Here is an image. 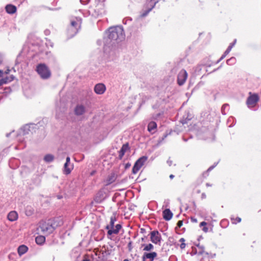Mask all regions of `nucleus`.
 <instances>
[{
  "label": "nucleus",
  "mask_w": 261,
  "mask_h": 261,
  "mask_svg": "<svg viewBox=\"0 0 261 261\" xmlns=\"http://www.w3.org/2000/svg\"><path fill=\"white\" fill-rule=\"evenodd\" d=\"M205 197H206V195H205V194H204V193H203V194H202V198H205Z\"/></svg>",
  "instance_id": "09e8293b"
},
{
  "label": "nucleus",
  "mask_w": 261,
  "mask_h": 261,
  "mask_svg": "<svg viewBox=\"0 0 261 261\" xmlns=\"http://www.w3.org/2000/svg\"><path fill=\"white\" fill-rule=\"evenodd\" d=\"M83 261H89L88 259H84Z\"/></svg>",
  "instance_id": "864d4df0"
},
{
  "label": "nucleus",
  "mask_w": 261,
  "mask_h": 261,
  "mask_svg": "<svg viewBox=\"0 0 261 261\" xmlns=\"http://www.w3.org/2000/svg\"><path fill=\"white\" fill-rule=\"evenodd\" d=\"M115 221H116L115 217H111L110 225L107 226V229H110V228H113L114 226V223Z\"/></svg>",
  "instance_id": "a878e982"
},
{
  "label": "nucleus",
  "mask_w": 261,
  "mask_h": 261,
  "mask_svg": "<svg viewBox=\"0 0 261 261\" xmlns=\"http://www.w3.org/2000/svg\"><path fill=\"white\" fill-rule=\"evenodd\" d=\"M163 216L165 220H170L173 216V214L169 209H166L163 212Z\"/></svg>",
  "instance_id": "2eb2a0df"
},
{
  "label": "nucleus",
  "mask_w": 261,
  "mask_h": 261,
  "mask_svg": "<svg viewBox=\"0 0 261 261\" xmlns=\"http://www.w3.org/2000/svg\"><path fill=\"white\" fill-rule=\"evenodd\" d=\"M108 38L111 41H120L124 39L123 29L121 27L110 28L108 31Z\"/></svg>",
  "instance_id": "f03ea898"
},
{
  "label": "nucleus",
  "mask_w": 261,
  "mask_h": 261,
  "mask_svg": "<svg viewBox=\"0 0 261 261\" xmlns=\"http://www.w3.org/2000/svg\"><path fill=\"white\" fill-rule=\"evenodd\" d=\"M106 90V86L103 84H98L95 86L94 91L97 94H103Z\"/></svg>",
  "instance_id": "9d476101"
},
{
  "label": "nucleus",
  "mask_w": 261,
  "mask_h": 261,
  "mask_svg": "<svg viewBox=\"0 0 261 261\" xmlns=\"http://www.w3.org/2000/svg\"><path fill=\"white\" fill-rule=\"evenodd\" d=\"M231 49L232 48H231V47L228 46V48H227V49L224 52V55H225V56H226L227 54H228L229 53V52L231 51Z\"/></svg>",
  "instance_id": "c9c22d12"
},
{
  "label": "nucleus",
  "mask_w": 261,
  "mask_h": 261,
  "mask_svg": "<svg viewBox=\"0 0 261 261\" xmlns=\"http://www.w3.org/2000/svg\"><path fill=\"white\" fill-rule=\"evenodd\" d=\"M174 177V176L173 174H171V175H170V178L171 179L173 178V177Z\"/></svg>",
  "instance_id": "8fccbe9b"
},
{
  "label": "nucleus",
  "mask_w": 261,
  "mask_h": 261,
  "mask_svg": "<svg viewBox=\"0 0 261 261\" xmlns=\"http://www.w3.org/2000/svg\"><path fill=\"white\" fill-rule=\"evenodd\" d=\"M121 228V225L120 224H117L115 228H114V227L113 228H110L108 231V233L109 235H111L112 234H117L118 233Z\"/></svg>",
  "instance_id": "dca6fc26"
},
{
  "label": "nucleus",
  "mask_w": 261,
  "mask_h": 261,
  "mask_svg": "<svg viewBox=\"0 0 261 261\" xmlns=\"http://www.w3.org/2000/svg\"><path fill=\"white\" fill-rule=\"evenodd\" d=\"M249 94L250 96L247 99L246 104L249 108H252L256 106L259 100V97L257 94H251L250 92Z\"/></svg>",
  "instance_id": "423d86ee"
},
{
  "label": "nucleus",
  "mask_w": 261,
  "mask_h": 261,
  "mask_svg": "<svg viewBox=\"0 0 261 261\" xmlns=\"http://www.w3.org/2000/svg\"><path fill=\"white\" fill-rule=\"evenodd\" d=\"M14 76L13 75H10V76H7L6 77L1 79L0 80V86L4 84H7L8 83L11 81H12L14 80Z\"/></svg>",
  "instance_id": "aec40b11"
},
{
  "label": "nucleus",
  "mask_w": 261,
  "mask_h": 261,
  "mask_svg": "<svg viewBox=\"0 0 261 261\" xmlns=\"http://www.w3.org/2000/svg\"><path fill=\"white\" fill-rule=\"evenodd\" d=\"M73 168V166L72 164H67V163H65L64 165V173L68 175L70 174Z\"/></svg>",
  "instance_id": "f3484780"
},
{
  "label": "nucleus",
  "mask_w": 261,
  "mask_h": 261,
  "mask_svg": "<svg viewBox=\"0 0 261 261\" xmlns=\"http://www.w3.org/2000/svg\"><path fill=\"white\" fill-rule=\"evenodd\" d=\"M36 242L38 245L43 244L45 241V238L43 236H39L36 238Z\"/></svg>",
  "instance_id": "5701e85b"
},
{
  "label": "nucleus",
  "mask_w": 261,
  "mask_h": 261,
  "mask_svg": "<svg viewBox=\"0 0 261 261\" xmlns=\"http://www.w3.org/2000/svg\"><path fill=\"white\" fill-rule=\"evenodd\" d=\"M54 160V156L50 154H46L44 157V160L46 163H50Z\"/></svg>",
  "instance_id": "393cba45"
},
{
  "label": "nucleus",
  "mask_w": 261,
  "mask_h": 261,
  "mask_svg": "<svg viewBox=\"0 0 261 261\" xmlns=\"http://www.w3.org/2000/svg\"><path fill=\"white\" fill-rule=\"evenodd\" d=\"M231 49L232 48H231V47L228 46V48H227V49L224 52V55H225V56H226L227 54H228L229 53V52L231 51Z\"/></svg>",
  "instance_id": "473e14b6"
},
{
  "label": "nucleus",
  "mask_w": 261,
  "mask_h": 261,
  "mask_svg": "<svg viewBox=\"0 0 261 261\" xmlns=\"http://www.w3.org/2000/svg\"><path fill=\"white\" fill-rule=\"evenodd\" d=\"M226 57L225 55H223L222 56V57L220 58V59H219V60L218 61V62L220 61L221 60H222L223 59H224L225 57Z\"/></svg>",
  "instance_id": "c03bdc74"
},
{
  "label": "nucleus",
  "mask_w": 261,
  "mask_h": 261,
  "mask_svg": "<svg viewBox=\"0 0 261 261\" xmlns=\"http://www.w3.org/2000/svg\"><path fill=\"white\" fill-rule=\"evenodd\" d=\"M62 224V221L60 218L42 221L39 223L38 230L44 234H49L52 233L56 227Z\"/></svg>",
  "instance_id": "f257e3e1"
},
{
  "label": "nucleus",
  "mask_w": 261,
  "mask_h": 261,
  "mask_svg": "<svg viewBox=\"0 0 261 261\" xmlns=\"http://www.w3.org/2000/svg\"><path fill=\"white\" fill-rule=\"evenodd\" d=\"M85 107L82 105H78L74 109L76 115H82L85 112Z\"/></svg>",
  "instance_id": "ddd939ff"
},
{
  "label": "nucleus",
  "mask_w": 261,
  "mask_h": 261,
  "mask_svg": "<svg viewBox=\"0 0 261 261\" xmlns=\"http://www.w3.org/2000/svg\"><path fill=\"white\" fill-rule=\"evenodd\" d=\"M231 49L232 48H231V47L228 46V48H227V49L224 52V55H225V56H226L227 54H228L229 53V52L231 51Z\"/></svg>",
  "instance_id": "72a5a7b5"
},
{
  "label": "nucleus",
  "mask_w": 261,
  "mask_h": 261,
  "mask_svg": "<svg viewBox=\"0 0 261 261\" xmlns=\"http://www.w3.org/2000/svg\"><path fill=\"white\" fill-rule=\"evenodd\" d=\"M231 49L232 48H231V47L228 46V48H227V49L224 52V55H225V56H226L227 54H228L229 53V52L231 51Z\"/></svg>",
  "instance_id": "f704fd0d"
},
{
  "label": "nucleus",
  "mask_w": 261,
  "mask_h": 261,
  "mask_svg": "<svg viewBox=\"0 0 261 261\" xmlns=\"http://www.w3.org/2000/svg\"><path fill=\"white\" fill-rule=\"evenodd\" d=\"M156 127V123L154 121H151L148 125V130L150 133L153 134L155 131Z\"/></svg>",
  "instance_id": "a211bd4d"
},
{
  "label": "nucleus",
  "mask_w": 261,
  "mask_h": 261,
  "mask_svg": "<svg viewBox=\"0 0 261 261\" xmlns=\"http://www.w3.org/2000/svg\"><path fill=\"white\" fill-rule=\"evenodd\" d=\"M123 261H129V260L127 259H125L123 260Z\"/></svg>",
  "instance_id": "603ef678"
},
{
  "label": "nucleus",
  "mask_w": 261,
  "mask_h": 261,
  "mask_svg": "<svg viewBox=\"0 0 261 261\" xmlns=\"http://www.w3.org/2000/svg\"><path fill=\"white\" fill-rule=\"evenodd\" d=\"M150 241L155 244H160L162 240V237L158 230H153L150 232Z\"/></svg>",
  "instance_id": "0eeeda50"
},
{
  "label": "nucleus",
  "mask_w": 261,
  "mask_h": 261,
  "mask_svg": "<svg viewBox=\"0 0 261 261\" xmlns=\"http://www.w3.org/2000/svg\"><path fill=\"white\" fill-rule=\"evenodd\" d=\"M6 10L9 14H13L16 12V8L15 6L10 4L6 6Z\"/></svg>",
  "instance_id": "412c9836"
},
{
  "label": "nucleus",
  "mask_w": 261,
  "mask_h": 261,
  "mask_svg": "<svg viewBox=\"0 0 261 261\" xmlns=\"http://www.w3.org/2000/svg\"><path fill=\"white\" fill-rule=\"evenodd\" d=\"M223 222H224V221H221V224H222Z\"/></svg>",
  "instance_id": "5fc2aeb1"
},
{
  "label": "nucleus",
  "mask_w": 261,
  "mask_h": 261,
  "mask_svg": "<svg viewBox=\"0 0 261 261\" xmlns=\"http://www.w3.org/2000/svg\"><path fill=\"white\" fill-rule=\"evenodd\" d=\"M65 163H67V164H70V157L67 156L66 158Z\"/></svg>",
  "instance_id": "e433bc0d"
},
{
  "label": "nucleus",
  "mask_w": 261,
  "mask_h": 261,
  "mask_svg": "<svg viewBox=\"0 0 261 261\" xmlns=\"http://www.w3.org/2000/svg\"><path fill=\"white\" fill-rule=\"evenodd\" d=\"M236 62V59L234 57H231L227 60V64L229 65H233Z\"/></svg>",
  "instance_id": "cd10ccee"
},
{
  "label": "nucleus",
  "mask_w": 261,
  "mask_h": 261,
  "mask_svg": "<svg viewBox=\"0 0 261 261\" xmlns=\"http://www.w3.org/2000/svg\"><path fill=\"white\" fill-rule=\"evenodd\" d=\"M115 180V177L114 175H112L108 177L107 180V184L108 185L111 184Z\"/></svg>",
  "instance_id": "bb28decb"
},
{
  "label": "nucleus",
  "mask_w": 261,
  "mask_h": 261,
  "mask_svg": "<svg viewBox=\"0 0 261 261\" xmlns=\"http://www.w3.org/2000/svg\"><path fill=\"white\" fill-rule=\"evenodd\" d=\"M147 157L146 156H143L140 158L135 163L132 172L134 174H136L141 168L143 166L144 163L147 160Z\"/></svg>",
  "instance_id": "39448f33"
},
{
  "label": "nucleus",
  "mask_w": 261,
  "mask_h": 261,
  "mask_svg": "<svg viewBox=\"0 0 261 261\" xmlns=\"http://www.w3.org/2000/svg\"><path fill=\"white\" fill-rule=\"evenodd\" d=\"M229 106L227 104L223 105L222 107V113L223 114H226V111H227L228 109Z\"/></svg>",
  "instance_id": "c85d7f7f"
},
{
  "label": "nucleus",
  "mask_w": 261,
  "mask_h": 261,
  "mask_svg": "<svg viewBox=\"0 0 261 261\" xmlns=\"http://www.w3.org/2000/svg\"><path fill=\"white\" fill-rule=\"evenodd\" d=\"M3 71L2 70H0V77L3 76Z\"/></svg>",
  "instance_id": "de8ad7c7"
},
{
  "label": "nucleus",
  "mask_w": 261,
  "mask_h": 261,
  "mask_svg": "<svg viewBox=\"0 0 261 261\" xmlns=\"http://www.w3.org/2000/svg\"><path fill=\"white\" fill-rule=\"evenodd\" d=\"M188 77V73L185 70H181L177 76V83L179 85H182L186 82Z\"/></svg>",
  "instance_id": "6e6552de"
},
{
  "label": "nucleus",
  "mask_w": 261,
  "mask_h": 261,
  "mask_svg": "<svg viewBox=\"0 0 261 261\" xmlns=\"http://www.w3.org/2000/svg\"><path fill=\"white\" fill-rule=\"evenodd\" d=\"M89 0H87V1L85 2L83 0H80V2L81 3V4H83V5H86L88 3Z\"/></svg>",
  "instance_id": "58836bf2"
},
{
  "label": "nucleus",
  "mask_w": 261,
  "mask_h": 261,
  "mask_svg": "<svg viewBox=\"0 0 261 261\" xmlns=\"http://www.w3.org/2000/svg\"><path fill=\"white\" fill-rule=\"evenodd\" d=\"M226 57L225 55H223L222 56V57L220 58V59H219V60L218 61V62L220 61L221 60H222L223 59H224L225 57Z\"/></svg>",
  "instance_id": "a18cd8bd"
},
{
  "label": "nucleus",
  "mask_w": 261,
  "mask_h": 261,
  "mask_svg": "<svg viewBox=\"0 0 261 261\" xmlns=\"http://www.w3.org/2000/svg\"><path fill=\"white\" fill-rule=\"evenodd\" d=\"M36 70L42 79H46L50 77V72L48 67L44 64H39Z\"/></svg>",
  "instance_id": "20e7f679"
},
{
  "label": "nucleus",
  "mask_w": 261,
  "mask_h": 261,
  "mask_svg": "<svg viewBox=\"0 0 261 261\" xmlns=\"http://www.w3.org/2000/svg\"><path fill=\"white\" fill-rule=\"evenodd\" d=\"M11 91L10 87H0V94H3L4 96L7 95Z\"/></svg>",
  "instance_id": "4be33fe9"
},
{
  "label": "nucleus",
  "mask_w": 261,
  "mask_h": 261,
  "mask_svg": "<svg viewBox=\"0 0 261 261\" xmlns=\"http://www.w3.org/2000/svg\"><path fill=\"white\" fill-rule=\"evenodd\" d=\"M236 40L235 39L234 40L233 42H232L229 44V47H231V48H232L233 47V46L234 45V44H236Z\"/></svg>",
  "instance_id": "4c0bfd02"
},
{
  "label": "nucleus",
  "mask_w": 261,
  "mask_h": 261,
  "mask_svg": "<svg viewBox=\"0 0 261 261\" xmlns=\"http://www.w3.org/2000/svg\"><path fill=\"white\" fill-rule=\"evenodd\" d=\"M18 215L17 213L15 211L9 212L7 215L8 219L11 222L15 221L17 220Z\"/></svg>",
  "instance_id": "f8f14e48"
},
{
  "label": "nucleus",
  "mask_w": 261,
  "mask_h": 261,
  "mask_svg": "<svg viewBox=\"0 0 261 261\" xmlns=\"http://www.w3.org/2000/svg\"><path fill=\"white\" fill-rule=\"evenodd\" d=\"M129 149L128 144L127 143L123 144L119 151V158L122 159L125 153Z\"/></svg>",
  "instance_id": "4468645a"
},
{
  "label": "nucleus",
  "mask_w": 261,
  "mask_h": 261,
  "mask_svg": "<svg viewBox=\"0 0 261 261\" xmlns=\"http://www.w3.org/2000/svg\"><path fill=\"white\" fill-rule=\"evenodd\" d=\"M182 225V221H179L178 222H177V226L179 227H180Z\"/></svg>",
  "instance_id": "a19ab883"
},
{
  "label": "nucleus",
  "mask_w": 261,
  "mask_h": 261,
  "mask_svg": "<svg viewBox=\"0 0 261 261\" xmlns=\"http://www.w3.org/2000/svg\"><path fill=\"white\" fill-rule=\"evenodd\" d=\"M179 242H181L180 247L181 249H184L186 247V244L185 243V240L184 238H181L179 240Z\"/></svg>",
  "instance_id": "c756f323"
},
{
  "label": "nucleus",
  "mask_w": 261,
  "mask_h": 261,
  "mask_svg": "<svg viewBox=\"0 0 261 261\" xmlns=\"http://www.w3.org/2000/svg\"><path fill=\"white\" fill-rule=\"evenodd\" d=\"M214 166H211L208 169V171H211V170H212L214 168Z\"/></svg>",
  "instance_id": "49530a36"
},
{
  "label": "nucleus",
  "mask_w": 261,
  "mask_h": 261,
  "mask_svg": "<svg viewBox=\"0 0 261 261\" xmlns=\"http://www.w3.org/2000/svg\"><path fill=\"white\" fill-rule=\"evenodd\" d=\"M231 49L232 48H231V47L228 46V48H227V49L224 52V55H225V56H226L227 54H228L229 53V52L231 51Z\"/></svg>",
  "instance_id": "2f4dec72"
},
{
  "label": "nucleus",
  "mask_w": 261,
  "mask_h": 261,
  "mask_svg": "<svg viewBox=\"0 0 261 261\" xmlns=\"http://www.w3.org/2000/svg\"><path fill=\"white\" fill-rule=\"evenodd\" d=\"M2 62V58H1V56H0V64Z\"/></svg>",
  "instance_id": "3c124183"
},
{
  "label": "nucleus",
  "mask_w": 261,
  "mask_h": 261,
  "mask_svg": "<svg viewBox=\"0 0 261 261\" xmlns=\"http://www.w3.org/2000/svg\"><path fill=\"white\" fill-rule=\"evenodd\" d=\"M206 225V223L205 222H202L200 223V226L202 227L203 226H205Z\"/></svg>",
  "instance_id": "79ce46f5"
},
{
  "label": "nucleus",
  "mask_w": 261,
  "mask_h": 261,
  "mask_svg": "<svg viewBox=\"0 0 261 261\" xmlns=\"http://www.w3.org/2000/svg\"><path fill=\"white\" fill-rule=\"evenodd\" d=\"M28 250V247L24 245H20L17 249L18 253L20 256L25 253Z\"/></svg>",
  "instance_id": "6ab92c4d"
},
{
  "label": "nucleus",
  "mask_w": 261,
  "mask_h": 261,
  "mask_svg": "<svg viewBox=\"0 0 261 261\" xmlns=\"http://www.w3.org/2000/svg\"><path fill=\"white\" fill-rule=\"evenodd\" d=\"M142 247H143V250L150 251L153 249L154 247L151 244H142Z\"/></svg>",
  "instance_id": "b1692460"
},
{
  "label": "nucleus",
  "mask_w": 261,
  "mask_h": 261,
  "mask_svg": "<svg viewBox=\"0 0 261 261\" xmlns=\"http://www.w3.org/2000/svg\"><path fill=\"white\" fill-rule=\"evenodd\" d=\"M202 230L204 231L205 232H206L208 231V228L207 227H203L202 228Z\"/></svg>",
  "instance_id": "37998d69"
},
{
  "label": "nucleus",
  "mask_w": 261,
  "mask_h": 261,
  "mask_svg": "<svg viewBox=\"0 0 261 261\" xmlns=\"http://www.w3.org/2000/svg\"><path fill=\"white\" fill-rule=\"evenodd\" d=\"M156 256L157 253L155 252H145L143 255L142 259L143 261H153Z\"/></svg>",
  "instance_id": "1a4fd4ad"
},
{
  "label": "nucleus",
  "mask_w": 261,
  "mask_h": 261,
  "mask_svg": "<svg viewBox=\"0 0 261 261\" xmlns=\"http://www.w3.org/2000/svg\"><path fill=\"white\" fill-rule=\"evenodd\" d=\"M191 221L193 222H194V223H196L197 222V220L196 218H194V217H192L191 218Z\"/></svg>",
  "instance_id": "ea45409f"
},
{
  "label": "nucleus",
  "mask_w": 261,
  "mask_h": 261,
  "mask_svg": "<svg viewBox=\"0 0 261 261\" xmlns=\"http://www.w3.org/2000/svg\"><path fill=\"white\" fill-rule=\"evenodd\" d=\"M81 19L75 17L71 20V25L67 30V34L69 37H72L78 32L81 27Z\"/></svg>",
  "instance_id": "7ed1b4c3"
},
{
  "label": "nucleus",
  "mask_w": 261,
  "mask_h": 261,
  "mask_svg": "<svg viewBox=\"0 0 261 261\" xmlns=\"http://www.w3.org/2000/svg\"><path fill=\"white\" fill-rule=\"evenodd\" d=\"M232 223L233 224H237L241 221V219L240 217H237L236 219L231 218Z\"/></svg>",
  "instance_id": "7c9ffc66"
},
{
  "label": "nucleus",
  "mask_w": 261,
  "mask_h": 261,
  "mask_svg": "<svg viewBox=\"0 0 261 261\" xmlns=\"http://www.w3.org/2000/svg\"><path fill=\"white\" fill-rule=\"evenodd\" d=\"M192 252L194 254H197L198 255H207V253L204 251V248L199 245L197 246L196 247L193 249Z\"/></svg>",
  "instance_id": "9b49d317"
}]
</instances>
